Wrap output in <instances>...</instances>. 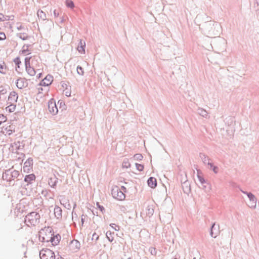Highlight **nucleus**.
<instances>
[{
  "mask_svg": "<svg viewBox=\"0 0 259 259\" xmlns=\"http://www.w3.org/2000/svg\"><path fill=\"white\" fill-rule=\"evenodd\" d=\"M114 233H111V231H107L106 233V237L109 241L112 242L114 240V238L113 236Z\"/></svg>",
  "mask_w": 259,
  "mask_h": 259,
  "instance_id": "obj_17",
  "label": "nucleus"
},
{
  "mask_svg": "<svg viewBox=\"0 0 259 259\" xmlns=\"http://www.w3.org/2000/svg\"><path fill=\"white\" fill-rule=\"evenodd\" d=\"M136 165L137 168L139 171H142L143 170V169H144V165L143 164H139V163H136Z\"/></svg>",
  "mask_w": 259,
  "mask_h": 259,
  "instance_id": "obj_26",
  "label": "nucleus"
},
{
  "mask_svg": "<svg viewBox=\"0 0 259 259\" xmlns=\"http://www.w3.org/2000/svg\"><path fill=\"white\" fill-rule=\"evenodd\" d=\"M6 38L5 34L4 32H0V40H4Z\"/></svg>",
  "mask_w": 259,
  "mask_h": 259,
  "instance_id": "obj_30",
  "label": "nucleus"
},
{
  "mask_svg": "<svg viewBox=\"0 0 259 259\" xmlns=\"http://www.w3.org/2000/svg\"><path fill=\"white\" fill-rule=\"evenodd\" d=\"M54 15H55V16L56 17H58V14H57V13H56V11H55V10L54 11Z\"/></svg>",
  "mask_w": 259,
  "mask_h": 259,
  "instance_id": "obj_39",
  "label": "nucleus"
},
{
  "mask_svg": "<svg viewBox=\"0 0 259 259\" xmlns=\"http://www.w3.org/2000/svg\"><path fill=\"white\" fill-rule=\"evenodd\" d=\"M9 19H10V18L9 16H5L3 14L0 13V22L8 21Z\"/></svg>",
  "mask_w": 259,
  "mask_h": 259,
  "instance_id": "obj_22",
  "label": "nucleus"
},
{
  "mask_svg": "<svg viewBox=\"0 0 259 259\" xmlns=\"http://www.w3.org/2000/svg\"><path fill=\"white\" fill-rule=\"evenodd\" d=\"M40 217L38 213L32 212L28 214L25 219V222L28 226H35L39 222Z\"/></svg>",
  "mask_w": 259,
  "mask_h": 259,
  "instance_id": "obj_3",
  "label": "nucleus"
},
{
  "mask_svg": "<svg viewBox=\"0 0 259 259\" xmlns=\"http://www.w3.org/2000/svg\"><path fill=\"white\" fill-rule=\"evenodd\" d=\"M35 179V176L34 174H30L27 175L25 178V181L26 182L31 183Z\"/></svg>",
  "mask_w": 259,
  "mask_h": 259,
  "instance_id": "obj_14",
  "label": "nucleus"
},
{
  "mask_svg": "<svg viewBox=\"0 0 259 259\" xmlns=\"http://www.w3.org/2000/svg\"><path fill=\"white\" fill-rule=\"evenodd\" d=\"M18 96L17 94L15 92H12L10 93L9 98L8 102L9 104L15 103L18 99Z\"/></svg>",
  "mask_w": 259,
  "mask_h": 259,
  "instance_id": "obj_10",
  "label": "nucleus"
},
{
  "mask_svg": "<svg viewBox=\"0 0 259 259\" xmlns=\"http://www.w3.org/2000/svg\"><path fill=\"white\" fill-rule=\"evenodd\" d=\"M110 226L115 231H118L120 229L119 226L115 224H111Z\"/></svg>",
  "mask_w": 259,
  "mask_h": 259,
  "instance_id": "obj_27",
  "label": "nucleus"
},
{
  "mask_svg": "<svg viewBox=\"0 0 259 259\" xmlns=\"http://www.w3.org/2000/svg\"><path fill=\"white\" fill-rule=\"evenodd\" d=\"M65 4L66 6L69 8H73L74 7L73 2L71 0H66Z\"/></svg>",
  "mask_w": 259,
  "mask_h": 259,
  "instance_id": "obj_18",
  "label": "nucleus"
},
{
  "mask_svg": "<svg viewBox=\"0 0 259 259\" xmlns=\"http://www.w3.org/2000/svg\"><path fill=\"white\" fill-rule=\"evenodd\" d=\"M48 109L49 112L52 114L55 115L58 113V108L56 105V102L53 99H51L48 103Z\"/></svg>",
  "mask_w": 259,
  "mask_h": 259,
  "instance_id": "obj_6",
  "label": "nucleus"
},
{
  "mask_svg": "<svg viewBox=\"0 0 259 259\" xmlns=\"http://www.w3.org/2000/svg\"><path fill=\"white\" fill-rule=\"evenodd\" d=\"M6 71L5 66L3 64H0V72L2 73H5Z\"/></svg>",
  "mask_w": 259,
  "mask_h": 259,
  "instance_id": "obj_28",
  "label": "nucleus"
},
{
  "mask_svg": "<svg viewBox=\"0 0 259 259\" xmlns=\"http://www.w3.org/2000/svg\"><path fill=\"white\" fill-rule=\"evenodd\" d=\"M199 180L201 183H204L205 182V181L203 178H201L200 177H199Z\"/></svg>",
  "mask_w": 259,
  "mask_h": 259,
  "instance_id": "obj_37",
  "label": "nucleus"
},
{
  "mask_svg": "<svg viewBox=\"0 0 259 259\" xmlns=\"http://www.w3.org/2000/svg\"><path fill=\"white\" fill-rule=\"evenodd\" d=\"M99 235L96 233H94L92 235V239L97 240L99 239Z\"/></svg>",
  "mask_w": 259,
  "mask_h": 259,
  "instance_id": "obj_29",
  "label": "nucleus"
},
{
  "mask_svg": "<svg viewBox=\"0 0 259 259\" xmlns=\"http://www.w3.org/2000/svg\"><path fill=\"white\" fill-rule=\"evenodd\" d=\"M6 120V117L3 114H0V125L2 123L5 122Z\"/></svg>",
  "mask_w": 259,
  "mask_h": 259,
  "instance_id": "obj_25",
  "label": "nucleus"
},
{
  "mask_svg": "<svg viewBox=\"0 0 259 259\" xmlns=\"http://www.w3.org/2000/svg\"><path fill=\"white\" fill-rule=\"evenodd\" d=\"M65 94L67 96L69 97L70 96L71 93L69 91H66Z\"/></svg>",
  "mask_w": 259,
  "mask_h": 259,
  "instance_id": "obj_38",
  "label": "nucleus"
},
{
  "mask_svg": "<svg viewBox=\"0 0 259 259\" xmlns=\"http://www.w3.org/2000/svg\"><path fill=\"white\" fill-rule=\"evenodd\" d=\"M42 90V88H40V91H41Z\"/></svg>",
  "mask_w": 259,
  "mask_h": 259,
  "instance_id": "obj_42",
  "label": "nucleus"
},
{
  "mask_svg": "<svg viewBox=\"0 0 259 259\" xmlns=\"http://www.w3.org/2000/svg\"><path fill=\"white\" fill-rule=\"evenodd\" d=\"M247 196L251 201H252L253 203L255 204L256 203V198L255 196L251 193H247Z\"/></svg>",
  "mask_w": 259,
  "mask_h": 259,
  "instance_id": "obj_21",
  "label": "nucleus"
},
{
  "mask_svg": "<svg viewBox=\"0 0 259 259\" xmlns=\"http://www.w3.org/2000/svg\"><path fill=\"white\" fill-rule=\"evenodd\" d=\"M215 229H216V227H215L214 225H213L211 228L210 234H211V236L214 238H215L217 236V233H213V230H215Z\"/></svg>",
  "mask_w": 259,
  "mask_h": 259,
  "instance_id": "obj_24",
  "label": "nucleus"
},
{
  "mask_svg": "<svg viewBox=\"0 0 259 259\" xmlns=\"http://www.w3.org/2000/svg\"><path fill=\"white\" fill-rule=\"evenodd\" d=\"M62 209L58 206H55L54 208V215L57 219H60L62 218Z\"/></svg>",
  "mask_w": 259,
  "mask_h": 259,
  "instance_id": "obj_11",
  "label": "nucleus"
},
{
  "mask_svg": "<svg viewBox=\"0 0 259 259\" xmlns=\"http://www.w3.org/2000/svg\"><path fill=\"white\" fill-rule=\"evenodd\" d=\"M14 62L16 65V70H17V68H20V64H21V61L19 58L17 57L15 58L14 60Z\"/></svg>",
  "mask_w": 259,
  "mask_h": 259,
  "instance_id": "obj_20",
  "label": "nucleus"
},
{
  "mask_svg": "<svg viewBox=\"0 0 259 259\" xmlns=\"http://www.w3.org/2000/svg\"><path fill=\"white\" fill-rule=\"evenodd\" d=\"M27 163H28L30 165V161H26V162H25V163H24L25 165H24V166L23 167V169H24V171H26V168L27 166Z\"/></svg>",
  "mask_w": 259,
  "mask_h": 259,
  "instance_id": "obj_35",
  "label": "nucleus"
},
{
  "mask_svg": "<svg viewBox=\"0 0 259 259\" xmlns=\"http://www.w3.org/2000/svg\"><path fill=\"white\" fill-rule=\"evenodd\" d=\"M135 157L137 159H141L143 158V156L141 154H136L135 155Z\"/></svg>",
  "mask_w": 259,
  "mask_h": 259,
  "instance_id": "obj_34",
  "label": "nucleus"
},
{
  "mask_svg": "<svg viewBox=\"0 0 259 259\" xmlns=\"http://www.w3.org/2000/svg\"><path fill=\"white\" fill-rule=\"evenodd\" d=\"M210 165V168H212V170L215 173L218 172V168L216 166H213L212 164H209Z\"/></svg>",
  "mask_w": 259,
  "mask_h": 259,
  "instance_id": "obj_32",
  "label": "nucleus"
},
{
  "mask_svg": "<svg viewBox=\"0 0 259 259\" xmlns=\"http://www.w3.org/2000/svg\"><path fill=\"white\" fill-rule=\"evenodd\" d=\"M15 131L14 126L12 124H6L2 127V132L5 135H10Z\"/></svg>",
  "mask_w": 259,
  "mask_h": 259,
  "instance_id": "obj_7",
  "label": "nucleus"
},
{
  "mask_svg": "<svg viewBox=\"0 0 259 259\" xmlns=\"http://www.w3.org/2000/svg\"><path fill=\"white\" fill-rule=\"evenodd\" d=\"M71 246L72 247H73V246H75L76 250H78L80 247V243L78 241L74 240L71 242Z\"/></svg>",
  "mask_w": 259,
  "mask_h": 259,
  "instance_id": "obj_19",
  "label": "nucleus"
},
{
  "mask_svg": "<svg viewBox=\"0 0 259 259\" xmlns=\"http://www.w3.org/2000/svg\"><path fill=\"white\" fill-rule=\"evenodd\" d=\"M16 109V105L14 104H10V105L7 106L6 108V110L7 112L9 113L14 112Z\"/></svg>",
  "mask_w": 259,
  "mask_h": 259,
  "instance_id": "obj_15",
  "label": "nucleus"
},
{
  "mask_svg": "<svg viewBox=\"0 0 259 259\" xmlns=\"http://www.w3.org/2000/svg\"><path fill=\"white\" fill-rule=\"evenodd\" d=\"M39 240L42 242H51L53 246L57 245L60 242L61 236L59 234L54 235L51 227H45L39 232Z\"/></svg>",
  "mask_w": 259,
  "mask_h": 259,
  "instance_id": "obj_2",
  "label": "nucleus"
},
{
  "mask_svg": "<svg viewBox=\"0 0 259 259\" xmlns=\"http://www.w3.org/2000/svg\"><path fill=\"white\" fill-rule=\"evenodd\" d=\"M85 46V42L82 40H80L77 48L78 51L80 53H84Z\"/></svg>",
  "mask_w": 259,
  "mask_h": 259,
  "instance_id": "obj_13",
  "label": "nucleus"
},
{
  "mask_svg": "<svg viewBox=\"0 0 259 259\" xmlns=\"http://www.w3.org/2000/svg\"><path fill=\"white\" fill-rule=\"evenodd\" d=\"M38 91H39V93H40V88H39L38 89Z\"/></svg>",
  "mask_w": 259,
  "mask_h": 259,
  "instance_id": "obj_41",
  "label": "nucleus"
},
{
  "mask_svg": "<svg viewBox=\"0 0 259 259\" xmlns=\"http://www.w3.org/2000/svg\"><path fill=\"white\" fill-rule=\"evenodd\" d=\"M53 80V77L52 75H48L46 77L41 81L40 85L48 86L50 85Z\"/></svg>",
  "mask_w": 259,
  "mask_h": 259,
  "instance_id": "obj_9",
  "label": "nucleus"
},
{
  "mask_svg": "<svg viewBox=\"0 0 259 259\" xmlns=\"http://www.w3.org/2000/svg\"><path fill=\"white\" fill-rule=\"evenodd\" d=\"M37 14L38 17L42 20H44L46 19V14L42 10H38Z\"/></svg>",
  "mask_w": 259,
  "mask_h": 259,
  "instance_id": "obj_16",
  "label": "nucleus"
},
{
  "mask_svg": "<svg viewBox=\"0 0 259 259\" xmlns=\"http://www.w3.org/2000/svg\"><path fill=\"white\" fill-rule=\"evenodd\" d=\"M193 259H200V258L199 257H194Z\"/></svg>",
  "mask_w": 259,
  "mask_h": 259,
  "instance_id": "obj_40",
  "label": "nucleus"
},
{
  "mask_svg": "<svg viewBox=\"0 0 259 259\" xmlns=\"http://www.w3.org/2000/svg\"><path fill=\"white\" fill-rule=\"evenodd\" d=\"M66 199L65 197H63L61 200H60V203L61 204L64 205L65 207H66V205H65V201H66Z\"/></svg>",
  "mask_w": 259,
  "mask_h": 259,
  "instance_id": "obj_33",
  "label": "nucleus"
},
{
  "mask_svg": "<svg viewBox=\"0 0 259 259\" xmlns=\"http://www.w3.org/2000/svg\"><path fill=\"white\" fill-rule=\"evenodd\" d=\"M77 73L80 75H83V74H84V71H83V69H82V68L80 66H78L77 67Z\"/></svg>",
  "mask_w": 259,
  "mask_h": 259,
  "instance_id": "obj_23",
  "label": "nucleus"
},
{
  "mask_svg": "<svg viewBox=\"0 0 259 259\" xmlns=\"http://www.w3.org/2000/svg\"><path fill=\"white\" fill-rule=\"evenodd\" d=\"M111 194L114 198L118 200H123L125 198L124 194L116 186L112 188Z\"/></svg>",
  "mask_w": 259,
  "mask_h": 259,
  "instance_id": "obj_5",
  "label": "nucleus"
},
{
  "mask_svg": "<svg viewBox=\"0 0 259 259\" xmlns=\"http://www.w3.org/2000/svg\"><path fill=\"white\" fill-rule=\"evenodd\" d=\"M148 186L151 188H154L157 186V181L155 178L150 177L147 181Z\"/></svg>",
  "mask_w": 259,
  "mask_h": 259,
  "instance_id": "obj_12",
  "label": "nucleus"
},
{
  "mask_svg": "<svg viewBox=\"0 0 259 259\" xmlns=\"http://www.w3.org/2000/svg\"><path fill=\"white\" fill-rule=\"evenodd\" d=\"M40 259H55L54 252L48 248L42 249L39 252Z\"/></svg>",
  "mask_w": 259,
  "mask_h": 259,
  "instance_id": "obj_4",
  "label": "nucleus"
},
{
  "mask_svg": "<svg viewBox=\"0 0 259 259\" xmlns=\"http://www.w3.org/2000/svg\"><path fill=\"white\" fill-rule=\"evenodd\" d=\"M128 259H131V258H128Z\"/></svg>",
  "mask_w": 259,
  "mask_h": 259,
  "instance_id": "obj_43",
  "label": "nucleus"
},
{
  "mask_svg": "<svg viewBox=\"0 0 259 259\" xmlns=\"http://www.w3.org/2000/svg\"><path fill=\"white\" fill-rule=\"evenodd\" d=\"M25 68L27 73L30 76H34L36 72L39 78L41 77L43 72L44 65L41 62L39 57L37 56H31L25 58Z\"/></svg>",
  "mask_w": 259,
  "mask_h": 259,
  "instance_id": "obj_1",
  "label": "nucleus"
},
{
  "mask_svg": "<svg viewBox=\"0 0 259 259\" xmlns=\"http://www.w3.org/2000/svg\"><path fill=\"white\" fill-rule=\"evenodd\" d=\"M28 83L27 80L24 78H20L17 79L16 86L19 89H23L27 86Z\"/></svg>",
  "mask_w": 259,
  "mask_h": 259,
  "instance_id": "obj_8",
  "label": "nucleus"
},
{
  "mask_svg": "<svg viewBox=\"0 0 259 259\" xmlns=\"http://www.w3.org/2000/svg\"><path fill=\"white\" fill-rule=\"evenodd\" d=\"M13 174L14 175L15 177H17L19 175V171L17 170H14Z\"/></svg>",
  "mask_w": 259,
  "mask_h": 259,
  "instance_id": "obj_36",
  "label": "nucleus"
},
{
  "mask_svg": "<svg viewBox=\"0 0 259 259\" xmlns=\"http://www.w3.org/2000/svg\"><path fill=\"white\" fill-rule=\"evenodd\" d=\"M96 205L98 208L101 210V211L103 212V211L104 210V207L103 206L100 205L99 202H97Z\"/></svg>",
  "mask_w": 259,
  "mask_h": 259,
  "instance_id": "obj_31",
  "label": "nucleus"
}]
</instances>
